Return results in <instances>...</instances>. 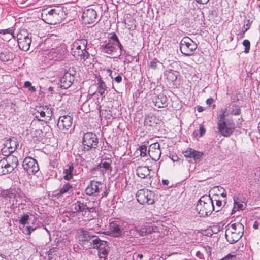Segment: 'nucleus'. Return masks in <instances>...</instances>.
Instances as JSON below:
<instances>
[{
	"instance_id": "1",
	"label": "nucleus",
	"mask_w": 260,
	"mask_h": 260,
	"mask_svg": "<svg viewBox=\"0 0 260 260\" xmlns=\"http://www.w3.org/2000/svg\"><path fill=\"white\" fill-rule=\"evenodd\" d=\"M67 10L66 8L60 6H50L42 10L41 17L46 23L55 25L66 18Z\"/></svg>"
},
{
	"instance_id": "2",
	"label": "nucleus",
	"mask_w": 260,
	"mask_h": 260,
	"mask_svg": "<svg viewBox=\"0 0 260 260\" xmlns=\"http://www.w3.org/2000/svg\"><path fill=\"white\" fill-rule=\"evenodd\" d=\"M213 201L210 195H204L199 200L196 210L200 217H205L210 215L214 211Z\"/></svg>"
},
{
	"instance_id": "3",
	"label": "nucleus",
	"mask_w": 260,
	"mask_h": 260,
	"mask_svg": "<svg viewBox=\"0 0 260 260\" xmlns=\"http://www.w3.org/2000/svg\"><path fill=\"white\" fill-rule=\"evenodd\" d=\"M244 231V225L241 223H233L226 230L225 238L230 243H235L241 238Z\"/></svg>"
},
{
	"instance_id": "4",
	"label": "nucleus",
	"mask_w": 260,
	"mask_h": 260,
	"mask_svg": "<svg viewBox=\"0 0 260 260\" xmlns=\"http://www.w3.org/2000/svg\"><path fill=\"white\" fill-rule=\"evenodd\" d=\"M226 110L221 111V113L220 114L217 118V129L220 135L228 137L233 133L235 126L233 123L229 122L226 123L225 122V118L228 115L226 114Z\"/></svg>"
},
{
	"instance_id": "5",
	"label": "nucleus",
	"mask_w": 260,
	"mask_h": 260,
	"mask_svg": "<svg viewBox=\"0 0 260 260\" xmlns=\"http://www.w3.org/2000/svg\"><path fill=\"white\" fill-rule=\"evenodd\" d=\"M99 140L97 136L92 132L84 134L82 138V150L88 151L92 149H95L98 146Z\"/></svg>"
},
{
	"instance_id": "6",
	"label": "nucleus",
	"mask_w": 260,
	"mask_h": 260,
	"mask_svg": "<svg viewBox=\"0 0 260 260\" xmlns=\"http://www.w3.org/2000/svg\"><path fill=\"white\" fill-rule=\"evenodd\" d=\"M197 48V45L196 42L188 37H183L180 43V51L185 56L192 55Z\"/></svg>"
},
{
	"instance_id": "7",
	"label": "nucleus",
	"mask_w": 260,
	"mask_h": 260,
	"mask_svg": "<svg viewBox=\"0 0 260 260\" xmlns=\"http://www.w3.org/2000/svg\"><path fill=\"white\" fill-rule=\"evenodd\" d=\"M17 38L19 48L24 51L28 50L31 43V35L22 29L17 34Z\"/></svg>"
},
{
	"instance_id": "8",
	"label": "nucleus",
	"mask_w": 260,
	"mask_h": 260,
	"mask_svg": "<svg viewBox=\"0 0 260 260\" xmlns=\"http://www.w3.org/2000/svg\"><path fill=\"white\" fill-rule=\"evenodd\" d=\"M136 197L138 202L141 204L152 205L154 202V193L148 189H140L136 194Z\"/></svg>"
},
{
	"instance_id": "9",
	"label": "nucleus",
	"mask_w": 260,
	"mask_h": 260,
	"mask_svg": "<svg viewBox=\"0 0 260 260\" xmlns=\"http://www.w3.org/2000/svg\"><path fill=\"white\" fill-rule=\"evenodd\" d=\"M75 74L76 71L73 67L70 68L68 71L64 72L63 75L59 80V87L63 89L69 88L75 80Z\"/></svg>"
},
{
	"instance_id": "10",
	"label": "nucleus",
	"mask_w": 260,
	"mask_h": 260,
	"mask_svg": "<svg viewBox=\"0 0 260 260\" xmlns=\"http://www.w3.org/2000/svg\"><path fill=\"white\" fill-rule=\"evenodd\" d=\"M23 168L26 170L29 174H35L39 170V165L37 161L32 157H26L22 164Z\"/></svg>"
},
{
	"instance_id": "11",
	"label": "nucleus",
	"mask_w": 260,
	"mask_h": 260,
	"mask_svg": "<svg viewBox=\"0 0 260 260\" xmlns=\"http://www.w3.org/2000/svg\"><path fill=\"white\" fill-rule=\"evenodd\" d=\"M110 235L113 237H119L124 233L122 222L119 220H113L110 222Z\"/></svg>"
},
{
	"instance_id": "12",
	"label": "nucleus",
	"mask_w": 260,
	"mask_h": 260,
	"mask_svg": "<svg viewBox=\"0 0 260 260\" xmlns=\"http://www.w3.org/2000/svg\"><path fill=\"white\" fill-rule=\"evenodd\" d=\"M104 187V185L100 182L91 181L85 191L87 195L96 196Z\"/></svg>"
},
{
	"instance_id": "13",
	"label": "nucleus",
	"mask_w": 260,
	"mask_h": 260,
	"mask_svg": "<svg viewBox=\"0 0 260 260\" xmlns=\"http://www.w3.org/2000/svg\"><path fill=\"white\" fill-rule=\"evenodd\" d=\"M66 50L63 47L53 48L48 53V58L54 60H61L65 57Z\"/></svg>"
},
{
	"instance_id": "14",
	"label": "nucleus",
	"mask_w": 260,
	"mask_h": 260,
	"mask_svg": "<svg viewBox=\"0 0 260 260\" xmlns=\"http://www.w3.org/2000/svg\"><path fill=\"white\" fill-rule=\"evenodd\" d=\"M97 14L93 9H88L84 11L82 14V19L85 24H92L96 21Z\"/></svg>"
},
{
	"instance_id": "15",
	"label": "nucleus",
	"mask_w": 260,
	"mask_h": 260,
	"mask_svg": "<svg viewBox=\"0 0 260 260\" xmlns=\"http://www.w3.org/2000/svg\"><path fill=\"white\" fill-rule=\"evenodd\" d=\"M73 118L69 115L60 116L58 120L57 126L61 131L68 130L72 124Z\"/></svg>"
},
{
	"instance_id": "16",
	"label": "nucleus",
	"mask_w": 260,
	"mask_h": 260,
	"mask_svg": "<svg viewBox=\"0 0 260 260\" xmlns=\"http://www.w3.org/2000/svg\"><path fill=\"white\" fill-rule=\"evenodd\" d=\"M160 145L158 143H155L150 145L148 154L152 159L157 161L161 155V151L159 148Z\"/></svg>"
},
{
	"instance_id": "17",
	"label": "nucleus",
	"mask_w": 260,
	"mask_h": 260,
	"mask_svg": "<svg viewBox=\"0 0 260 260\" xmlns=\"http://www.w3.org/2000/svg\"><path fill=\"white\" fill-rule=\"evenodd\" d=\"M97 237L98 236L94 235L91 232H89L84 229H81L80 230L79 235L80 240L82 242H89L90 246H92V244L91 245V242L92 243V240Z\"/></svg>"
},
{
	"instance_id": "18",
	"label": "nucleus",
	"mask_w": 260,
	"mask_h": 260,
	"mask_svg": "<svg viewBox=\"0 0 260 260\" xmlns=\"http://www.w3.org/2000/svg\"><path fill=\"white\" fill-rule=\"evenodd\" d=\"M87 41L86 39H78L72 45L71 53L78 50H83L87 48Z\"/></svg>"
},
{
	"instance_id": "19",
	"label": "nucleus",
	"mask_w": 260,
	"mask_h": 260,
	"mask_svg": "<svg viewBox=\"0 0 260 260\" xmlns=\"http://www.w3.org/2000/svg\"><path fill=\"white\" fill-rule=\"evenodd\" d=\"M4 145L8 149L9 153H13L17 149L19 143L16 138L12 137L5 142Z\"/></svg>"
},
{
	"instance_id": "20",
	"label": "nucleus",
	"mask_w": 260,
	"mask_h": 260,
	"mask_svg": "<svg viewBox=\"0 0 260 260\" xmlns=\"http://www.w3.org/2000/svg\"><path fill=\"white\" fill-rule=\"evenodd\" d=\"M3 159H4L5 161H6V164L7 165H8V167H9L8 169L11 170L12 172L15 168L17 167L18 165V158L17 157L14 156L13 155L7 156V157H4Z\"/></svg>"
},
{
	"instance_id": "21",
	"label": "nucleus",
	"mask_w": 260,
	"mask_h": 260,
	"mask_svg": "<svg viewBox=\"0 0 260 260\" xmlns=\"http://www.w3.org/2000/svg\"><path fill=\"white\" fill-rule=\"evenodd\" d=\"M167 98L163 94H160L153 99V103L158 108H164L167 106Z\"/></svg>"
},
{
	"instance_id": "22",
	"label": "nucleus",
	"mask_w": 260,
	"mask_h": 260,
	"mask_svg": "<svg viewBox=\"0 0 260 260\" xmlns=\"http://www.w3.org/2000/svg\"><path fill=\"white\" fill-rule=\"evenodd\" d=\"M150 170L147 166H139L136 169V174L138 177L144 179L147 177L151 178L150 176Z\"/></svg>"
},
{
	"instance_id": "23",
	"label": "nucleus",
	"mask_w": 260,
	"mask_h": 260,
	"mask_svg": "<svg viewBox=\"0 0 260 260\" xmlns=\"http://www.w3.org/2000/svg\"><path fill=\"white\" fill-rule=\"evenodd\" d=\"M211 199L213 201V207L214 208V211L216 212L219 211L225 205L218 195L215 194Z\"/></svg>"
},
{
	"instance_id": "24",
	"label": "nucleus",
	"mask_w": 260,
	"mask_h": 260,
	"mask_svg": "<svg viewBox=\"0 0 260 260\" xmlns=\"http://www.w3.org/2000/svg\"><path fill=\"white\" fill-rule=\"evenodd\" d=\"M246 204L241 202L238 197H234V207L232 210L231 214H234L236 211L242 210L246 208Z\"/></svg>"
},
{
	"instance_id": "25",
	"label": "nucleus",
	"mask_w": 260,
	"mask_h": 260,
	"mask_svg": "<svg viewBox=\"0 0 260 260\" xmlns=\"http://www.w3.org/2000/svg\"><path fill=\"white\" fill-rule=\"evenodd\" d=\"M72 54L75 57L80 59L81 60L85 61L90 56V53L87 51V48L83 50H78L72 53Z\"/></svg>"
},
{
	"instance_id": "26",
	"label": "nucleus",
	"mask_w": 260,
	"mask_h": 260,
	"mask_svg": "<svg viewBox=\"0 0 260 260\" xmlns=\"http://www.w3.org/2000/svg\"><path fill=\"white\" fill-rule=\"evenodd\" d=\"M92 244V247L93 248H96L98 250L99 249H106V247L108 246V243L106 241L101 240L99 237L95 239H93L91 242V245Z\"/></svg>"
},
{
	"instance_id": "27",
	"label": "nucleus",
	"mask_w": 260,
	"mask_h": 260,
	"mask_svg": "<svg viewBox=\"0 0 260 260\" xmlns=\"http://www.w3.org/2000/svg\"><path fill=\"white\" fill-rule=\"evenodd\" d=\"M97 79V85H98V92L100 94L102 98L104 97V94L105 91L107 88L105 83L102 80V78L100 75L96 76Z\"/></svg>"
},
{
	"instance_id": "28",
	"label": "nucleus",
	"mask_w": 260,
	"mask_h": 260,
	"mask_svg": "<svg viewBox=\"0 0 260 260\" xmlns=\"http://www.w3.org/2000/svg\"><path fill=\"white\" fill-rule=\"evenodd\" d=\"M179 74V72L171 69L167 70L165 72V76L166 79L171 82L175 81Z\"/></svg>"
},
{
	"instance_id": "29",
	"label": "nucleus",
	"mask_w": 260,
	"mask_h": 260,
	"mask_svg": "<svg viewBox=\"0 0 260 260\" xmlns=\"http://www.w3.org/2000/svg\"><path fill=\"white\" fill-rule=\"evenodd\" d=\"M74 167L73 164L67 165V168L63 170V174H64L63 178L66 180H70L73 178V172Z\"/></svg>"
},
{
	"instance_id": "30",
	"label": "nucleus",
	"mask_w": 260,
	"mask_h": 260,
	"mask_svg": "<svg viewBox=\"0 0 260 260\" xmlns=\"http://www.w3.org/2000/svg\"><path fill=\"white\" fill-rule=\"evenodd\" d=\"M115 44L112 43L111 40L105 45L102 46V52L107 54H111L115 50Z\"/></svg>"
},
{
	"instance_id": "31",
	"label": "nucleus",
	"mask_w": 260,
	"mask_h": 260,
	"mask_svg": "<svg viewBox=\"0 0 260 260\" xmlns=\"http://www.w3.org/2000/svg\"><path fill=\"white\" fill-rule=\"evenodd\" d=\"M97 168L98 169H100V170L102 172H111L112 171V168L111 167V161L109 160V161H103L102 160L98 166Z\"/></svg>"
},
{
	"instance_id": "32",
	"label": "nucleus",
	"mask_w": 260,
	"mask_h": 260,
	"mask_svg": "<svg viewBox=\"0 0 260 260\" xmlns=\"http://www.w3.org/2000/svg\"><path fill=\"white\" fill-rule=\"evenodd\" d=\"M9 167L6 164V161L4 159L0 160V175H5L12 172V171L8 169Z\"/></svg>"
},
{
	"instance_id": "33",
	"label": "nucleus",
	"mask_w": 260,
	"mask_h": 260,
	"mask_svg": "<svg viewBox=\"0 0 260 260\" xmlns=\"http://www.w3.org/2000/svg\"><path fill=\"white\" fill-rule=\"evenodd\" d=\"M14 201L16 202V204L25 205L26 202V197L23 193L18 191Z\"/></svg>"
},
{
	"instance_id": "34",
	"label": "nucleus",
	"mask_w": 260,
	"mask_h": 260,
	"mask_svg": "<svg viewBox=\"0 0 260 260\" xmlns=\"http://www.w3.org/2000/svg\"><path fill=\"white\" fill-rule=\"evenodd\" d=\"M13 57V53L10 52L6 51L0 53V59L4 62L12 60Z\"/></svg>"
},
{
	"instance_id": "35",
	"label": "nucleus",
	"mask_w": 260,
	"mask_h": 260,
	"mask_svg": "<svg viewBox=\"0 0 260 260\" xmlns=\"http://www.w3.org/2000/svg\"><path fill=\"white\" fill-rule=\"evenodd\" d=\"M18 191H17L15 189H11L10 190H7L6 191L5 196L7 198H9L10 201H12L13 202V204H14V200L16 198V195L17 194Z\"/></svg>"
},
{
	"instance_id": "36",
	"label": "nucleus",
	"mask_w": 260,
	"mask_h": 260,
	"mask_svg": "<svg viewBox=\"0 0 260 260\" xmlns=\"http://www.w3.org/2000/svg\"><path fill=\"white\" fill-rule=\"evenodd\" d=\"M153 229L151 226H147L142 228L140 229L137 230V232L141 236H144L146 235L152 233L153 232Z\"/></svg>"
},
{
	"instance_id": "37",
	"label": "nucleus",
	"mask_w": 260,
	"mask_h": 260,
	"mask_svg": "<svg viewBox=\"0 0 260 260\" xmlns=\"http://www.w3.org/2000/svg\"><path fill=\"white\" fill-rule=\"evenodd\" d=\"M79 203L81 205L82 212H93L95 211V208L93 206H88L87 202L79 201Z\"/></svg>"
},
{
	"instance_id": "38",
	"label": "nucleus",
	"mask_w": 260,
	"mask_h": 260,
	"mask_svg": "<svg viewBox=\"0 0 260 260\" xmlns=\"http://www.w3.org/2000/svg\"><path fill=\"white\" fill-rule=\"evenodd\" d=\"M34 115H35V118L39 121H44L46 120V116L44 113V112L42 109L41 107H40L37 112H35Z\"/></svg>"
},
{
	"instance_id": "39",
	"label": "nucleus",
	"mask_w": 260,
	"mask_h": 260,
	"mask_svg": "<svg viewBox=\"0 0 260 260\" xmlns=\"http://www.w3.org/2000/svg\"><path fill=\"white\" fill-rule=\"evenodd\" d=\"M41 108L44 112L45 114L46 115V120H50L51 117L53 115V112L51 108H50L49 106L47 105L43 106L42 107H41Z\"/></svg>"
},
{
	"instance_id": "40",
	"label": "nucleus",
	"mask_w": 260,
	"mask_h": 260,
	"mask_svg": "<svg viewBox=\"0 0 260 260\" xmlns=\"http://www.w3.org/2000/svg\"><path fill=\"white\" fill-rule=\"evenodd\" d=\"M72 188V185L69 183H66L62 187H61L59 190V192L60 194H64L65 193L68 192L70 190H71Z\"/></svg>"
},
{
	"instance_id": "41",
	"label": "nucleus",
	"mask_w": 260,
	"mask_h": 260,
	"mask_svg": "<svg viewBox=\"0 0 260 260\" xmlns=\"http://www.w3.org/2000/svg\"><path fill=\"white\" fill-rule=\"evenodd\" d=\"M232 110L230 112V114L233 115H239L241 113L240 107L238 106L233 104L232 105Z\"/></svg>"
},
{
	"instance_id": "42",
	"label": "nucleus",
	"mask_w": 260,
	"mask_h": 260,
	"mask_svg": "<svg viewBox=\"0 0 260 260\" xmlns=\"http://www.w3.org/2000/svg\"><path fill=\"white\" fill-rule=\"evenodd\" d=\"M58 248L57 247H53L49 250L47 252L48 258L49 260H52L54 255H56V252L57 251Z\"/></svg>"
},
{
	"instance_id": "43",
	"label": "nucleus",
	"mask_w": 260,
	"mask_h": 260,
	"mask_svg": "<svg viewBox=\"0 0 260 260\" xmlns=\"http://www.w3.org/2000/svg\"><path fill=\"white\" fill-rule=\"evenodd\" d=\"M29 219V216L28 214H25L19 220V223L24 225L26 224H29V222H28V220Z\"/></svg>"
},
{
	"instance_id": "44",
	"label": "nucleus",
	"mask_w": 260,
	"mask_h": 260,
	"mask_svg": "<svg viewBox=\"0 0 260 260\" xmlns=\"http://www.w3.org/2000/svg\"><path fill=\"white\" fill-rule=\"evenodd\" d=\"M98 254L100 258H104L105 259L108 255V251L106 249H99L98 250Z\"/></svg>"
},
{
	"instance_id": "45",
	"label": "nucleus",
	"mask_w": 260,
	"mask_h": 260,
	"mask_svg": "<svg viewBox=\"0 0 260 260\" xmlns=\"http://www.w3.org/2000/svg\"><path fill=\"white\" fill-rule=\"evenodd\" d=\"M37 226L35 225L34 222H33L32 225H27L26 227L25 231L26 234L27 235H30L32 232L34 231L37 229Z\"/></svg>"
},
{
	"instance_id": "46",
	"label": "nucleus",
	"mask_w": 260,
	"mask_h": 260,
	"mask_svg": "<svg viewBox=\"0 0 260 260\" xmlns=\"http://www.w3.org/2000/svg\"><path fill=\"white\" fill-rule=\"evenodd\" d=\"M243 45L245 47L244 52L245 53H247L249 52L250 47V43L248 40H244L243 41Z\"/></svg>"
},
{
	"instance_id": "47",
	"label": "nucleus",
	"mask_w": 260,
	"mask_h": 260,
	"mask_svg": "<svg viewBox=\"0 0 260 260\" xmlns=\"http://www.w3.org/2000/svg\"><path fill=\"white\" fill-rule=\"evenodd\" d=\"M202 155V153L193 150L191 158H193L195 161L200 160Z\"/></svg>"
},
{
	"instance_id": "48",
	"label": "nucleus",
	"mask_w": 260,
	"mask_h": 260,
	"mask_svg": "<svg viewBox=\"0 0 260 260\" xmlns=\"http://www.w3.org/2000/svg\"><path fill=\"white\" fill-rule=\"evenodd\" d=\"M140 155L142 157L146 156L147 154V146L142 145L140 147Z\"/></svg>"
},
{
	"instance_id": "49",
	"label": "nucleus",
	"mask_w": 260,
	"mask_h": 260,
	"mask_svg": "<svg viewBox=\"0 0 260 260\" xmlns=\"http://www.w3.org/2000/svg\"><path fill=\"white\" fill-rule=\"evenodd\" d=\"M193 152V149L191 148H188L187 150L183 152V154L186 157L191 158Z\"/></svg>"
},
{
	"instance_id": "50",
	"label": "nucleus",
	"mask_w": 260,
	"mask_h": 260,
	"mask_svg": "<svg viewBox=\"0 0 260 260\" xmlns=\"http://www.w3.org/2000/svg\"><path fill=\"white\" fill-rule=\"evenodd\" d=\"M74 207V210L76 212H82V210L81 209V205L79 203V201H77L76 203L73 205Z\"/></svg>"
},
{
	"instance_id": "51",
	"label": "nucleus",
	"mask_w": 260,
	"mask_h": 260,
	"mask_svg": "<svg viewBox=\"0 0 260 260\" xmlns=\"http://www.w3.org/2000/svg\"><path fill=\"white\" fill-rule=\"evenodd\" d=\"M221 189L223 190V192H221V196L219 197L224 201V204H225L226 202V193L223 188L221 187Z\"/></svg>"
},
{
	"instance_id": "52",
	"label": "nucleus",
	"mask_w": 260,
	"mask_h": 260,
	"mask_svg": "<svg viewBox=\"0 0 260 260\" xmlns=\"http://www.w3.org/2000/svg\"><path fill=\"white\" fill-rule=\"evenodd\" d=\"M115 44V46H117L120 49V54H122L123 52H125V50L123 48V46L122 45H121V44L120 43V41L119 40H117L116 41V42Z\"/></svg>"
},
{
	"instance_id": "53",
	"label": "nucleus",
	"mask_w": 260,
	"mask_h": 260,
	"mask_svg": "<svg viewBox=\"0 0 260 260\" xmlns=\"http://www.w3.org/2000/svg\"><path fill=\"white\" fill-rule=\"evenodd\" d=\"M0 34H3L4 35L9 34V37L8 38V39H10V37H13V35H12L11 30H9V29L1 30Z\"/></svg>"
},
{
	"instance_id": "54",
	"label": "nucleus",
	"mask_w": 260,
	"mask_h": 260,
	"mask_svg": "<svg viewBox=\"0 0 260 260\" xmlns=\"http://www.w3.org/2000/svg\"><path fill=\"white\" fill-rule=\"evenodd\" d=\"M9 151L8 150V149L6 148V146H5V147L2 149V153L4 156L7 157V156L11 155L10 154L11 153H9Z\"/></svg>"
},
{
	"instance_id": "55",
	"label": "nucleus",
	"mask_w": 260,
	"mask_h": 260,
	"mask_svg": "<svg viewBox=\"0 0 260 260\" xmlns=\"http://www.w3.org/2000/svg\"><path fill=\"white\" fill-rule=\"evenodd\" d=\"M157 64L158 62L156 59H155L150 62L149 64V67L153 69H155L157 68Z\"/></svg>"
},
{
	"instance_id": "56",
	"label": "nucleus",
	"mask_w": 260,
	"mask_h": 260,
	"mask_svg": "<svg viewBox=\"0 0 260 260\" xmlns=\"http://www.w3.org/2000/svg\"><path fill=\"white\" fill-rule=\"evenodd\" d=\"M236 257L235 255L228 254L221 260H236Z\"/></svg>"
},
{
	"instance_id": "57",
	"label": "nucleus",
	"mask_w": 260,
	"mask_h": 260,
	"mask_svg": "<svg viewBox=\"0 0 260 260\" xmlns=\"http://www.w3.org/2000/svg\"><path fill=\"white\" fill-rule=\"evenodd\" d=\"M110 39L112 40V43H115L117 40H119L117 35L115 34H113L110 37Z\"/></svg>"
},
{
	"instance_id": "58",
	"label": "nucleus",
	"mask_w": 260,
	"mask_h": 260,
	"mask_svg": "<svg viewBox=\"0 0 260 260\" xmlns=\"http://www.w3.org/2000/svg\"><path fill=\"white\" fill-rule=\"evenodd\" d=\"M114 79L118 83H119L122 81V77L120 75H118L114 78Z\"/></svg>"
},
{
	"instance_id": "59",
	"label": "nucleus",
	"mask_w": 260,
	"mask_h": 260,
	"mask_svg": "<svg viewBox=\"0 0 260 260\" xmlns=\"http://www.w3.org/2000/svg\"><path fill=\"white\" fill-rule=\"evenodd\" d=\"M169 157L173 161H177L179 159V157L176 155H171L169 156Z\"/></svg>"
},
{
	"instance_id": "60",
	"label": "nucleus",
	"mask_w": 260,
	"mask_h": 260,
	"mask_svg": "<svg viewBox=\"0 0 260 260\" xmlns=\"http://www.w3.org/2000/svg\"><path fill=\"white\" fill-rule=\"evenodd\" d=\"M205 129L203 126H200V134L201 136H202L205 133Z\"/></svg>"
},
{
	"instance_id": "61",
	"label": "nucleus",
	"mask_w": 260,
	"mask_h": 260,
	"mask_svg": "<svg viewBox=\"0 0 260 260\" xmlns=\"http://www.w3.org/2000/svg\"><path fill=\"white\" fill-rule=\"evenodd\" d=\"M31 83L29 81H25L24 82V87L25 88H29L30 86H31Z\"/></svg>"
},
{
	"instance_id": "62",
	"label": "nucleus",
	"mask_w": 260,
	"mask_h": 260,
	"mask_svg": "<svg viewBox=\"0 0 260 260\" xmlns=\"http://www.w3.org/2000/svg\"><path fill=\"white\" fill-rule=\"evenodd\" d=\"M196 1L200 4H206L209 1V0H196Z\"/></svg>"
},
{
	"instance_id": "63",
	"label": "nucleus",
	"mask_w": 260,
	"mask_h": 260,
	"mask_svg": "<svg viewBox=\"0 0 260 260\" xmlns=\"http://www.w3.org/2000/svg\"><path fill=\"white\" fill-rule=\"evenodd\" d=\"M213 101H214L213 99L212 98H210L206 100V103H207V105L210 106V105H211L213 103Z\"/></svg>"
},
{
	"instance_id": "64",
	"label": "nucleus",
	"mask_w": 260,
	"mask_h": 260,
	"mask_svg": "<svg viewBox=\"0 0 260 260\" xmlns=\"http://www.w3.org/2000/svg\"><path fill=\"white\" fill-rule=\"evenodd\" d=\"M197 110L199 112H202L205 110V108L202 106L198 105L197 107Z\"/></svg>"
}]
</instances>
